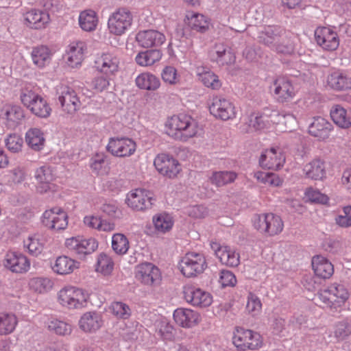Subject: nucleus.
Instances as JSON below:
<instances>
[{"instance_id": "obj_1", "label": "nucleus", "mask_w": 351, "mask_h": 351, "mask_svg": "<svg viewBox=\"0 0 351 351\" xmlns=\"http://www.w3.org/2000/svg\"><path fill=\"white\" fill-rule=\"evenodd\" d=\"M166 134L174 140L186 142L195 137L199 132L197 121L186 114L173 115L165 124Z\"/></svg>"}, {"instance_id": "obj_2", "label": "nucleus", "mask_w": 351, "mask_h": 351, "mask_svg": "<svg viewBox=\"0 0 351 351\" xmlns=\"http://www.w3.org/2000/svg\"><path fill=\"white\" fill-rule=\"evenodd\" d=\"M258 41L271 50L289 54L293 51L292 42L285 36V31L277 25H267L258 33Z\"/></svg>"}, {"instance_id": "obj_3", "label": "nucleus", "mask_w": 351, "mask_h": 351, "mask_svg": "<svg viewBox=\"0 0 351 351\" xmlns=\"http://www.w3.org/2000/svg\"><path fill=\"white\" fill-rule=\"evenodd\" d=\"M232 341L239 351L256 350L263 345V339L260 333L239 326L233 331Z\"/></svg>"}, {"instance_id": "obj_4", "label": "nucleus", "mask_w": 351, "mask_h": 351, "mask_svg": "<svg viewBox=\"0 0 351 351\" xmlns=\"http://www.w3.org/2000/svg\"><path fill=\"white\" fill-rule=\"evenodd\" d=\"M22 104L32 114L40 118H47L51 113V108L47 101L39 94L28 88L23 89L21 93Z\"/></svg>"}, {"instance_id": "obj_5", "label": "nucleus", "mask_w": 351, "mask_h": 351, "mask_svg": "<svg viewBox=\"0 0 351 351\" xmlns=\"http://www.w3.org/2000/svg\"><path fill=\"white\" fill-rule=\"evenodd\" d=\"M89 293L81 287H64L58 294L60 304L70 309L81 308L86 306Z\"/></svg>"}, {"instance_id": "obj_6", "label": "nucleus", "mask_w": 351, "mask_h": 351, "mask_svg": "<svg viewBox=\"0 0 351 351\" xmlns=\"http://www.w3.org/2000/svg\"><path fill=\"white\" fill-rule=\"evenodd\" d=\"M207 267L204 255L202 253L190 252L186 253L180 263L182 274L187 277H195L204 272Z\"/></svg>"}, {"instance_id": "obj_7", "label": "nucleus", "mask_w": 351, "mask_h": 351, "mask_svg": "<svg viewBox=\"0 0 351 351\" xmlns=\"http://www.w3.org/2000/svg\"><path fill=\"white\" fill-rule=\"evenodd\" d=\"M253 225L260 232L269 236L278 234L284 227L281 218L274 213L256 215L253 218Z\"/></svg>"}, {"instance_id": "obj_8", "label": "nucleus", "mask_w": 351, "mask_h": 351, "mask_svg": "<svg viewBox=\"0 0 351 351\" xmlns=\"http://www.w3.org/2000/svg\"><path fill=\"white\" fill-rule=\"evenodd\" d=\"M132 14L127 8H119L112 12L108 21V28L110 34L121 36L132 24Z\"/></svg>"}, {"instance_id": "obj_9", "label": "nucleus", "mask_w": 351, "mask_h": 351, "mask_svg": "<svg viewBox=\"0 0 351 351\" xmlns=\"http://www.w3.org/2000/svg\"><path fill=\"white\" fill-rule=\"evenodd\" d=\"M349 293L345 287H325L319 293V300L336 311L348 300Z\"/></svg>"}, {"instance_id": "obj_10", "label": "nucleus", "mask_w": 351, "mask_h": 351, "mask_svg": "<svg viewBox=\"0 0 351 351\" xmlns=\"http://www.w3.org/2000/svg\"><path fill=\"white\" fill-rule=\"evenodd\" d=\"M276 101L285 104L292 100L297 94V89L292 82L285 77H276L270 86Z\"/></svg>"}, {"instance_id": "obj_11", "label": "nucleus", "mask_w": 351, "mask_h": 351, "mask_svg": "<svg viewBox=\"0 0 351 351\" xmlns=\"http://www.w3.org/2000/svg\"><path fill=\"white\" fill-rule=\"evenodd\" d=\"M152 192L142 189H136L127 194L125 202L132 210L140 211L152 208L154 202Z\"/></svg>"}, {"instance_id": "obj_12", "label": "nucleus", "mask_w": 351, "mask_h": 351, "mask_svg": "<svg viewBox=\"0 0 351 351\" xmlns=\"http://www.w3.org/2000/svg\"><path fill=\"white\" fill-rule=\"evenodd\" d=\"M107 151L112 156L125 158L134 154L136 144L132 138L127 137H114L109 139L106 146Z\"/></svg>"}, {"instance_id": "obj_13", "label": "nucleus", "mask_w": 351, "mask_h": 351, "mask_svg": "<svg viewBox=\"0 0 351 351\" xmlns=\"http://www.w3.org/2000/svg\"><path fill=\"white\" fill-rule=\"evenodd\" d=\"M159 269L151 263H143L135 267L134 279L136 283L152 285L160 282Z\"/></svg>"}, {"instance_id": "obj_14", "label": "nucleus", "mask_w": 351, "mask_h": 351, "mask_svg": "<svg viewBox=\"0 0 351 351\" xmlns=\"http://www.w3.org/2000/svg\"><path fill=\"white\" fill-rule=\"evenodd\" d=\"M209 110L214 117L223 121L233 119L237 114L234 104L221 96H215L213 98Z\"/></svg>"}, {"instance_id": "obj_15", "label": "nucleus", "mask_w": 351, "mask_h": 351, "mask_svg": "<svg viewBox=\"0 0 351 351\" xmlns=\"http://www.w3.org/2000/svg\"><path fill=\"white\" fill-rule=\"evenodd\" d=\"M119 59L115 54L106 52L97 56L95 67L103 75L113 77L119 72Z\"/></svg>"}, {"instance_id": "obj_16", "label": "nucleus", "mask_w": 351, "mask_h": 351, "mask_svg": "<svg viewBox=\"0 0 351 351\" xmlns=\"http://www.w3.org/2000/svg\"><path fill=\"white\" fill-rule=\"evenodd\" d=\"M43 223L51 230H64L68 226V215L61 208L54 207L44 212Z\"/></svg>"}, {"instance_id": "obj_17", "label": "nucleus", "mask_w": 351, "mask_h": 351, "mask_svg": "<svg viewBox=\"0 0 351 351\" xmlns=\"http://www.w3.org/2000/svg\"><path fill=\"white\" fill-rule=\"evenodd\" d=\"M154 165L160 174L169 178H176L181 171L178 161L165 154H158L154 159Z\"/></svg>"}, {"instance_id": "obj_18", "label": "nucleus", "mask_w": 351, "mask_h": 351, "mask_svg": "<svg viewBox=\"0 0 351 351\" xmlns=\"http://www.w3.org/2000/svg\"><path fill=\"white\" fill-rule=\"evenodd\" d=\"M315 38L317 44L326 51H335L339 45L338 34L330 27H317L315 31Z\"/></svg>"}, {"instance_id": "obj_19", "label": "nucleus", "mask_w": 351, "mask_h": 351, "mask_svg": "<svg viewBox=\"0 0 351 351\" xmlns=\"http://www.w3.org/2000/svg\"><path fill=\"white\" fill-rule=\"evenodd\" d=\"M175 323L183 328H192L198 326L202 322L201 314L188 308H178L173 313Z\"/></svg>"}, {"instance_id": "obj_20", "label": "nucleus", "mask_w": 351, "mask_h": 351, "mask_svg": "<svg viewBox=\"0 0 351 351\" xmlns=\"http://www.w3.org/2000/svg\"><path fill=\"white\" fill-rule=\"evenodd\" d=\"M184 297L189 304L199 308L208 307L213 303L211 294L199 287H185Z\"/></svg>"}, {"instance_id": "obj_21", "label": "nucleus", "mask_w": 351, "mask_h": 351, "mask_svg": "<svg viewBox=\"0 0 351 351\" xmlns=\"http://www.w3.org/2000/svg\"><path fill=\"white\" fill-rule=\"evenodd\" d=\"M3 266L13 273L23 274L30 268L29 259L19 252L9 251L3 261Z\"/></svg>"}, {"instance_id": "obj_22", "label": "nucleus", "mask_w": 351, "mask_h": 351, "mask_svg": "<svg viewBox=\"0 0 351 351\" xmlns=\"http://www.w3.org/2000/svg\"><path fill=\"white\" fill-rule=\"evenodd\" d=\"M65 246L75 254L85 255L95 252L98 247V243L93 238L84 239L76 237L66 239Z\"/></svg>"}, {"instance_id": "obj_23", "label": "nucleus", "mask_w": 351, "mask_h": 351, "mask_svg": "<svg viewBox=\"0 0 351 351\" xmlns=\"http://www.w3.org/2000/svg\"><path fill=\"white\" fill-rule=\"evenodd\" d=\"M104 320L101 313L97 311L84 313L80 318L78 326L86 334L96 333L104 326Z\"/></svg>"}, {"instance_id": "obj_24", "label": "nucleus", "mask_w": 351, "mask_h": 351, "mask_svg": "<svg viewBox=\"0 0 351 351\" xmlns=\"http://www.w3.org/2000/svg\"><path fill=\"white\" fill-rule=\"evenodd\" d=\"M285 162V157L280 148L266 149L261 156L259 162L263 168L278 170Z\"/></svg>"}, {"instance_id": "obj_25", "label": "nucleus", "mask_w": 351, "mask_h": 351, "mask_svg": "<svg viewBox=\"0 0 351 351\" xmlns=\"http://www.w3.org/2000/svg\"><path fill=\"white\" fill-rule=\"evenodd\" d=\"M86 50V44L84 41L75 40L71 42L66 49L67 64L72 68L80 66L84 59Z\"/></svg>"}, {"instance_id": "obj_26", "label": "nucleus", "mask_w": 351, "mask_h": 351, "mask_svg": "<svg viewBox=\"0 0 351 351\" xmlns=\"http://www.w3.org/2000/svg\"><path fill=\"white\" fill-rule=\"evenodd\" d=\"M138 44L144 48L158 47L166 40L165 36L160 32L154 29L140 31L136 36Z\"/></svg>"}, {"instance_id": "obj_27", "label": "nucleus", "mask_w": 351, "mask_h": 351, "mask_svg": "<svg viewBox=\"0 0 351 351\" xmlns=\"http://www.w3.org/2000/svg\"><path fill=\"white\" fill-rule=\"evenodd\" d=\"M34 178L37 181L36 190L38 193H44L53 189L54 176L49 166L43 165L37 168L34 172Z\"/></svg>"}, {"instance_id": "obj_28", "label": "nucleus", "mask_w": 351, "mask_h": 351, "mask_svg": "<svg viewBox=\"0 0 351 351\" xmlns=\"http://www.w3.org/2000/svg\"><path fill=\"white\" fill-rule=\"evenodd\" d=\"M58 100L62 110L69 114L74 113L80 106V101L75 91L68 86L61 88Z\"/></svg>"}, {"instance_id": "obj_29", "label": "nucleus", "mask_w": 351, "mask_h": 351, "mask_svg": "<svg viewBox=\"0 0 351 351\" xmlns=\"http://www.w3.org/2000/svg\"><path fill=\"white\" fill-rule=\"evenodd\" d=\"M27 26L33 29L45 28L49 22V15L44 10L32 9L24 14Z\"/></svg>"}, {"instance_id": "obj_30", "label": "nucleus", "mask_w": 351, "mask_h": 351, "mask_svg": "<svg viewBox=\"0 0 351 351\" xmlns=\"http://www.w3.org/2000/svg\"><path fill=\"white\" fill-rule=\"evenodd\" d=\"M311 265L315 274L322 279H328L334 273L333 265L325 257L317 255L313 257Z\"/></svg>"}, {"instance_id": "obj_31", "label": "nucleus", "mask_w": 351, "mask_h": 351, "mask_svg": "<svg viewBox=\"0 0 351 351\" xmlns=\"http://www.w3.org/2000/svg\"><path fill=\"white\" fill-rule=\"evenodd\" d=\"M332 128V125L330 122L323 117H318L314 118L310 124L308 132L319 140H325L328 138Z\"/></svg>"}, {"instance_id": "obj_32", "label": "nucleus", "mask_w": 351, "mask_h": 351, "mask_svg": "<svg viewBox=\"0 0 351 351\" xmlns=\"http://www.w3.org/2000/svg\"><path fill=\"white\" fill-rule=\"evenodd\" d=\"M210 54L211 60L221 65L231 64L235 61L234 55L223 43H216Z\"/></svg>"}, {"instance_id": "obj_33", "label": "nucleus", "mask_w": 351, "mask_h": 351, "mask_svg": "<svg viewBox=\"0 0 351 351\" xmlns=\"http://www.w3.org/2000/svg\"><path fill=\"white\" fill-rule=\"evenodd\" d=\"M303 172L308 178L322 180L326 174L325 162L323 160L315 158L304 165Z\"/></svg>"}, {"instance_id": "obj_34", "label": "nucleus", "mask_w": 351, "mask_h": 351, "mask_svg": "<svg viewBox=\"0 0 351 351\" xmlns=\"http://www.w3.org/2000/svg\"><path fill=\"white\" fill-rule=\"evenodd\" d=\"M1 116L8 128H14L24 117V112L19 106H8L2 109Z\"/></svg>"}, {"instance_id": "obj_35", "label": "nucleus", "mask_w": 351, "mask_h": 351, "mask_svg": "<svg viewBox=\"0 0 351 351\" xmlns=\"http://www.w3.org/2000/svg\"><path fill=\"white\" fill-rule=\"evenodd\" d=\"M78 267L79 262L67 256H60L52 265V269L58 274L66 275L71 274Z\"/></svg>"}, {"instance_id": "obj_36", "label": "nucleus", "mask_w": 351, "mask_h": 351, "mask_svg": "<svg viewBox=\"0 0 351 351\" xmlns=\"http://www.w3.org/2000/svg\"><path fill=\"white\" fill-rule=\"evenodd\" d=\"M53 53L47 46L40 45L32 49L31 56L33 63L39 68L49 64Z\"/></svg>"}, {"instance_id": "obj_37", "label": "nucleus", "mask_w": 351, "mask_h": 351, "mask_svg": "<svg viewBox=\"0 0 351 351\" xmlns=\"http://www.w3.org/2000/svg\"><path fill=\"white\" fill-rule=\"evenodd\" d=\"M327 84L336 90H347L351 88V78L340 71H335L328 75Z\"/></svg>"}, {"instance_id": "obj_38", "label": "nucleus", "mask_w": 351, "mask_h": 351, "mask_svg": "<svg viewBox=\"0 0 351 351\" xmlns=\"http://www.w3.org/2000/svg\"><path fill=\"white\" fill-rule=\"evenodd\" d=\"M135 84L138 88L150 91L157 90L160 86L159 78L149 72L139 74L135 79Z\"/></svg>"}, {"instance_id": "obj_39", "label": "nucleus", "mask_w": 351, "mask_h": 351, "mask_svg": "<svg viewBox=\"0 0 351 351\" xmlns=\"http://www.w3.org/2000/svg\"><path fill=\"white\" fill-rule=\"evenodd\" d=\"M330 117L333 122L341 128L351 126V117L347 110L340 105H335L331 108Z\"/></svg>"}, {"instance_id": "obj_40", "label": "nucleus", "mask_w": 351, "mask_h": 351, "mask_svg": "<svg viewBox=\"0 0 351 351\" xmlns=\"http://www.w3.org/2000/svg\"><path fill=\"white\" fill-rule=\"evenodd\" d=\"M350 335L351 322L348 319H343L335 323L330 334V336L338 342L346 340Z\"/></svg>"}, {"instance_id": "obj_41", "label": "nucleus", "mask_w": 351, "mask_h": 351, "mask_svg": "<svg viewBox=\"0 0 351 351\" xmlns=\"http://www.w3.org/2000/svg\"><path fill=\"white\" fill-rule=\"evenodd\" d=\"M162 53L158 49H149L139 52L135 58L136 64L141 66H150L160 61Z\"/></svg>"}, {"instance_id": "obj_42", "label": "nucleus", "mask_w": 351, "mask_h": 351, "mask_svg": "<svg viewBox=\"0 0 351 351\" xmlns=\"http://www.w3.org/2000/svg\"><path fill=\"white\" fill-rule=\"evenodd\" d=\"M18 324V318L11 313H0V336L12 334Z\"/></svg>"}, {"instance_id": "obj_43", "label": "nucleus", "mask_w": 351, "mask_h": 351, "mask_svg": "<svg viewBox=\"0 0 351 351\" xmlns=\"http://www.w3.org/2000/svg\"><path fill=\"white\" fill-rule=\"evenodd\" d=\"M189 26L191 29L200 33H204L208 30L210 21V19L202 14L193 13L191 16H187Z\"/></svg>"}, {"instance_id": "obj_44", "label": "nucleus", "mask_w": 351, "mask_h": 351, "mask_svg": "<svg viewBox=\"0 0 351 351\" xmlns=\"http://www.w3.org/2000/svg\"><path fill=\"white\" fill-rule=\"evenodd\" d=\"M98 23V18L95 11L86 10L79 16V24L81 28L86 32L93 31Z\"/></svg>"}, {"instance_id": "obj_45", "label": "nucleus", "mask_w": 351, "mask_h": 351, "mask_svg": "<svg viewBox=\"0 0 351 351\" xmlns=\"http://www.w3.org/2000/svg\"><path fill=\"white\" fill-rule=\"evenodd\" d=\"M27 145L34 150L39 151L43 149L45 143L43 133L38 128H31L25 134Z\"/></svg>"}, {"instance_id": "obj_46", "label": "nucleus", "mask_w": 351, "mask_h": 351, "mask_svg": "<svg viewBox=\"0 0 351 351\" xmlns=\"http://www.w3.org/2000/svg\"><path fill=\"white\" fill-rule=\"evenodd\" d=\"M218 257L220 262L229 267H237L240 263L239 254L229 246L224 245L219 251Z\"/></svg>"}, {"instance_id": "obj_47", "label": "nucleus", "mask_w": 351, "mask_h": 351, "mask_svg": "<svg viewBox=\"0 0 351 351\" xmlns=\"http://www.w3.org/2000/svg\"><path fill=\"white\" fill-rule=\"evenodd\" d=\"M269 108H265L261 112H254L249 117L248 125L251 130H259L267 126V117L270 115Z\"/></svg>"}, {"instance_id": "obj_48", "label": "nucleus", "mask_w": 351, "mask_h": 351, "mask_svg": "<svg viewBox=\"0 0 351 351\" xmlns=\"http://www.w3.org/2000/svg\"><path fill=\"white\" fill-rule=\"evenodd\" d=\"M156 332L164 341H171L175 339V328L165 319H162L156 322Z\"/></svg>"}, {"instance_id": "obj_49", "label": "nucleus", "mask_w": 351, "mask_h": 351, "mask_svg": "<svg viewBox=\"0 0 351 351\" xmlns=\"http://www.w3.org/2000/svg\"><path fill=\"white\" fill-rule=\"evenodd\" d=\"M114 265V263L111 256L101 253L97 257L96 271L104 275H108L112 271Z\"/></svg>"}, {"instance_id": "obj_50", "label": "nucleus", "mask_w": 351, "mask_h": 351, "mask_svg": "<svg viewBox=\"0 0 351 351\" xmlns=\"http://www.w3.org/2000/svg\"><path fill=\"white\" fill-rule=\"evenodd\" d=\"M153 223L156 230L160 233L169 231L173 225L172 217L167 214H159L153 217Z\"/></svg>"}, {"instance_id": "obj_51", "label": "nucleus", "mask_w": 351, "mask_h": 351, "mask_svg": "<svg viewBox=\"0 0 351 351\" xmlns=\"http://www.w3.org/2000/svg\"><path fill=\"white\" fill-rule=\"evenodd\" d=\"M47 325L50 331L58 335H67L72 331L71 326L69 324L54 317L50 318Z\"/></svg>"}, {"instance_id": "obj_52", "label": "nucleus", "mask_w": 351, "mask_h": 351, "mask_svg": "<svg viewBox=\"0 0 351 351\" xmlns=\"http://www.w3.org/2000/svg\"><path fill=\"white\" fill-rule=\"evenodd\" d=\"M237 177L234 171H217L214 172L210 178L212 184L217 186H221L233 182Z\"/></svg>"}, {"instance_id": "obj_53", "label": "nucleus", "mask_w": 351, "mask_h": 351, "mask_svg": "<svg viewBox=\"0 0 351 351\" xmlns=\"http://www.w3.org/2000/svg\"><path fill=\"white\" fill-rule=\"evenodd\" d=\"M112 248L117 254H125L130 248L128 238L121 233L114 234L112 238Z\"/></svg>"}, {"instance_id": "obj_54", "label": "nucleus", "mask_w": 351, "mask_h": 351, "mask_svg": "<svg viewBox=\"0 0 351 351\" xmlns=\"http://www.w3.org/2000/svg\"><path fill=\"white\" fill-rule=\"evenodd\" d=\"M44 245V239L42 235L35 234L29 236L24 241V246L28 249L30 254L38 255L40 254Z\"/></svg>"}, {"instance_id": "obj_55", "label": "nucleus", "mask_w": 351, "mask_h": 351, "mask_svg": "<svg viewBox=\"0 0 351 351\" xmlns=\"http://www.w3.org/2000/svg\"><path fill=\"white\" fill-rule=\"evenodd\" d=\"M110 312L117 319H128L132 315L130 306L122 302H113L109 306Z\"/></svg>"}, {"instance_id": "obj_56", "label": "nucleus", "mask_w": 351, "mask_h": 351, "mask_svg": "<svg viewBox=\"0 0 351 351\" xmlns=\"http://www.w3.org/2000/svg\"><path fill=\"white\" fill-rule=\"evenodd\" d=\"M90 167L94 173L104 176L108 173L109 168L104 155L97 154L90 159Z\"/></svg>"}, {"instance_id": "obj_57", "label": "nucleus", "mask_w": 351, "mask_h": 351, "mask_svg": "<svg viewBox=\"0 0 351 351\" xmlns=\"http://www.w3.org/2000/svg\"><path fill=\"white\" fill-rule=\"evenodd\" d=\"M254 177L260 182L269 186H279L282 184V180L274 173L256 171Z\"/></svg>"}, {"instance_id": "obj_58", "label": "nucleus", "mask_w": 351, "mask_h": 351, "mask_svg": "<svg viewBox=\"0 0 351 351\" xmlns=\"http://www.w3.org/2000/svg\"><path fill=\"white\" fill-rule=\"evenodd\" d=\"M199 80L208 88L218 90L221 86L219 77L210 71H204L199 74Z\"/></svg>"}, {"instance_id": "obj_59", "label": "nucleus", "mask_w": 351, "mask_h": 351, "mask_svg": "<svg viewBox=\"0 0 351 351\" xmlns=\"http://www.w3.org/2000/svg\"><path fill=\"white\" fill-rule=\"evenodd\" d=\"M5 144L10 152L18 153L22 149L23 140L16 134H10L5 139Z\"/></svg>"}, {"instance_id": "obj_60", "label": "nucleus", "mask_w": 351, "mask_h": 351, "mask_svg": "<svg viewBox=\"0 0 351 351\" xmlns=\"http://www.w3.org/2000/svg\"><path fill=\"white\" fill-rule=\"evenodd\" d=\"M262 309V304L260 299L254 294L250 293L246 304L247 312L252 316L258 315Z\"/></svg>"}, {"instance_id": "obj_61", "label": "nucleus", "mask_w": 351, "mask_h": 351, "mask_svg": "<svg viewBox=\"0 0 351 351\" xmlns=\"http://www.w3.org/2000/svg\"><path fill=\"white\" fill-rule=\"evenodd\" d=\"M306 198L311 202L326 204L328 202L327 195L322 193L317 189L313 188H308L305 191Z\"/></svg>"}, {"instance_id": "obj_62", "label": "nucleus", "mask_w": 351, "mask_h": 351, "mask_svg": "<svg viewBox=\"0 0 351 351\" xmlns=\"http://www.w3.org/2000/svg\"><path fill=\"white\" fill-rule=\"evenodd\" d=\"M161 77L165 83L171 85L176 84L179 81L177 70L172 66H165L161 73Z\"/></svg>"}, {"instance_id": "obj_63", "label": "nucleus", "mask_w": 351, "mask_h": 351, "mask_svg": "<svg viewBox=\"0 0 351 351\" xmlns=\"http://www.w3.org/2000/svg\"><path fill=\"white\" fill-rule=\"evenodd\" d=\"M186 213L191 217L202 219L206 217L208 214L206 207L203 205L190 206L186 209Z\"/></svg>"}, {"instance_id": "obj_64", "label": "nucleus", "mask_w": 351, "mask_h": 351, "mask_svg": "<svg viewBox=\"0 0 351 351\" xmlns=\"http://www.w3.org/2000/svg\"><path fill=\"white\" fill-rule=\"evenodd\" d=\"M335 222L341 227L351 226V206H345L343 208L342 214L336 217Z\"/></svg>"}]
</instances>
